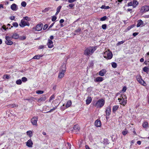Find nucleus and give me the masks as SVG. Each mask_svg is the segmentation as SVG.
<instances>
[{"instance_id": "obj_34", "label": "nucleus", "mask_w": 149, "mask_h": 149, "mask_svg": "<svg viewBox=\"0 0 149 149\" xmlns=\"http://www.w3.org/2000/svg\"><path fill=\"white\" fill-rule=\"evenodd\" d=\"M110 8V7L108 6H106L105 5H102V6L101 7V8L102 9H108Z\"/></svg>"}, {"instance_id": "obj_62", "label": "nucleus", "mask_w": 149, "mask_h": 149, "mask_svg": "<svg viewBox=\"0 0 149 149\" xmlns=\"http://www.w3.org/2000/svg\"><path fill=\"white\" fill-rule=\"evenodd\" d=\"M141 142L140 141H138L137 142V144L139 145H140L141 144Z\"/></svg>"}, {"instance_id": "obj_40", "label": "nucleus", "mask_w": 149, "mask_h": 149, "mask_svg": "<svg viewBox=\"0 0 149 149\" xmlns=\"http://www.w3.org/2000/svg\"><path fill=\"white\" fill-rule=\"evenodd\" d=\"M23 19H25L28 21H29L31 20L30 18L27 16L24 17Z\"/></svg>"}, {"instance_id": "obj_20", "label": "nucleus", "mask_w": 149, "mask_h": 149, "mask_svg": "<svg viewBox=\"0 0 149 149\" xmlns=\"http://www.w3.org/2000/svg\"><path fill=\"white\" fill-rule=\"evenodd\" d=\"M92 101V98L91 97H88L86 100V104H89Z\"/></svg>"}, {"instance_id": "obj_43", "label": "nucleus", "mask_w": 149, "mask_h": 149, "mask_svg": "<svg viewBox=\"0 0 149 149\" xmlns=\"http://www.w3.org/2000/svg\"><path fill=\"white\" fill-rule=\"evenodd\" d=\"M128 133V131L127 130L124 131L122 132V134L125 136Z\"/></svg>"}, {"instance_id": "obj_32", "label": "nucleus", "mask_w": 149, "mask_h": 149, "mask_svg": "<svg viewBox=\"0 0 149 149\" xmlns=\"http://www.w3.org/2000/svg\"><path fill=\"white\" fill-rule=\"evenodd\" d=\"M111 65L113 68H116L117 66V64L115 62H112L111 63Z\"/></svg>"}, {"instance_id": "obj_23", "label": "nucleus", "mask_w": 149, "mask_h": 149, "mask_svg": "<svg viewBox=\"0 0 149 149\" xmlns=\"http://www.w3.org/2000/svg\"><path fill=\"white\" fill-rule=\"evenodd\" d=\"M19 37V35L16 33L13 34L12 36V38L15 39L18 38Z\"/></svg>"}, {"instance_id": "obj_37", "label": "nucleus", "mask_w": 149, "mask_h": 149, "mask_svg": "<svg viewBox=\"0 0 149 149\" xmlns=\"http://www.w3.org/2000/svg\"><path fill=\"white\" fill-rule=\"evenodd\" d=\"M26 3L25 1H22L21 3V6L24 7H25L26 6Z\"/></svg>"}, {"instance_id": "obj_50", "label": "nucleus", "mask_w": 149, "mask_h": 149, "mask_svg": "<svg viewBox=\"0 0 149 149\" xmlns=\"http://www.w3.org/2000/svg\"><path fill=\"white\" fill-rule=\"evenodd\" d=\"M61 8V6H58L57 8L56 11H57L60 12V9Z\"/></svg>"}, {"instance_id": "obj_55", "label": "nucleus", "mask_w": 149, "mask_h": 149, "mask_svg": "<svg viewBox=\"0 0 149 149\" xmlns=\"http://www.w3.org/2000/svg\"><path fill=\"white\" fill-rule=\"evenodd\" d=\"M55 22H53L52 24H51V25L49 26V28L48 29V30H49L50 28L52 27V26L54 25V24Z\"/></svg>"}, {"instance_id": "obj_56", "label": "nucleus", "mask_w": 149, "mask_h": 149, "mask_svg": "<svg viewBox=\"0 0 149 149\" xmlns=\"http://www.w3.org/2000/svg\"><path fill=\"white\" fill-rule=\"evenodd\" d=\"M127 88L125 86L123 88L122 91H123V92H125Z\"/></svg>"}, {"instance_id": "obj_36", "label": "nucleus", "mask_w": 149, "mask_h": 149, "mask_svg": "<svg viewBox=\"0 0 149 149\" xmlns=\"http://www.w3.org/2000/svg\"><path fill=\"white\" fill-rule=\"evenodd\" d=\"M125 42V40H123L120 42H118L116 44V45L117 46H119L121 44H122L123 43H124Z\"/></svg>"}, {"instance_id": "obj_29", "label": "nucleus", "mask_w": 149, "mask_h": 149, "mask_svg": "<svg viewBox=\"0 0 149 149\" xmlns=\"http://www.w3.org/2000/svg\"><path fill=\"white\" fill-rule=\"evenodd\" d=\"M27 134L30 137H31L33 135V133L31 131H29L26 132Z\"/></svg>"}, {"instance_id": "obj_49", "label": "nucleus", "mask_w": 149, "mask_h": 149, "mask_svg": "<svg viewBox=\"0 0 149 149\" xmlns=\"http://www.w3.org/2000/svg\"><path fill=\"white\" fill-rule=\"evenodd\" d=\"M127 6H133V2H130L129 3H128L127 4Z\"/></svg>"}, {"instance_id": "obj_3", "label": "nucleus", "mask_w": 149, "mask_h": 149, "mask_svg": "<svg viewBox=\"0 0 149 149\" xmlns=\"http://www.w3.org/2000/svg\"><path fill=\"white\" fill-rule=\"evenodd\" d=\"M104 100L103 99H99L96 103L95 106L97 107L101 108L104 105Z\"/></svg>"}, {"instance_id": "obj_16", "label": "nucleus", "mask_w": 149, "mask_h": 149, "mask_svg": "<svg viewBox=\"0 0 149 149\" xmlns=\"http://www.w3.org/2000/svg\"><path fill=\"white\" fill-rule=\"evenodd\" d=\"M11 8L12 10L13 11H15L17 9V7L16 4L13 3L11 5Z\"/></svg>"}, {"instance_id": "obj_19", "label": "nucleus", "mask_w": 149, "mask_h": 149, "mask_svg": "<svg viewBox=\"0 0 149 149\" xmlns=\"http://www.w3.org/2000/svg\"><path fill=\"white\" fill-rule=\"evenodd\" d=\"M106 73V70L102 69L100 70L99 72V74L100 76H103Z\"/></svg>"}, {"instance_id": "obj_28", "label": "nucleus", "mask_w": 149, "mask_h": 149, "mask_svg": "<svg viewBox=\"0 0 149 149\" xmlns=\"http://www.w3.org/2000/svg\"><path fill=\"white\" fill-rule=\"evenodd\" d=\"M133 7L135 8L136 6L137 5L138 3V2L136 0H134L133 2Z\"/></svg>"}, {"instance_id": "obj_45", "label": "nucleus", "mask_w": 149, "mask_h": 149, "mask_svg": "<svg viewBox=\"0 0 149 149\" xmlns=\"http://www.w3.org/2000/svg\"><path fill=\"white\" fill-rule=\"evenodd\" d=\"M19 38V39L21 40H24L26 38V37L25 36H20Z\"/></svg>"}, {"instance_id": "obj_63", "label": "nucleus", "mask_w": 149, "mask_h": 149, "mask_svg": "<svg viewBox=\"0 0 149 149\" xmlns=\"http://www.w3.org/2000/svg\"><path fill=\"white\" fill-rule=\"evenodd\" d=\"M144 61V59L143 58H141L140 59V61L141 62H143Z\"/></svg>"}, {"instance_id": "obj_4", "label": "nucleus", "mask_w": 149, "mask_h": 149, "mask_svg": "<svg viewBox=\"0 0 149 149\" xmlns=\"http://www.w3.org/2000/svg\"><path fill=\"white\" fill-rule=\"evenodd\" d=\"M104 57L105 58H107L108 59H111L113 56L111 52H104Z\"/></svg>"}, {"instance_id": "obj_33", "label": "nucleus", "mask_w": 149, "mask_h": 149, "mask_svg": "<svg viewBox=\"0 0 149 149\" xmlns=\"http://www.w3.org/2000/svg\"><path fill=\"white\" fill-rule=\"evenodd\" d=\"M149 70V68L146 67H145L143 69V70L144 72H146L147 73H148V70Z\"/></svg>"}, {"instance_id": "obj_25", "label": "nucleus", "mask_w": 149, "mask_h": 149, "mask_svg": "<svg viewBox=\"0 0 149 149\" xmlns=\"http://www.w3.org/2000/svg\"><path fill=\"white\" fill-rule=\"evenodd\" d=\"M43 56L42 55H38L35 56L33 57V58L37 59H39L40 58Z\"/></svg>"}, {"instance_id": "obj_64", "label": "nucleus", "mask_w": 149, "mask_h": 149, "mask_svg": "<svg viewBox=\"0 0 149 149\" xmlns=\"http://www.w3.org/2000/svg\"><path fill=\"white\" fill-rule=\"evenodd\" d=\"M3 8V5L2 4H0V8Z\"/></svg>"}, {"instance_id": "obj_46", "label": "nucleus", "mask_w": 149, "mask_h": 149, "mask_svg": "<svg viewBox=\"0 0 149 149\" xmlns=\"http://www.w3.org/2000/svg\"><path fill=\"white\" fill-rule=\"evenodd\" d=\"M102 28L103 29H106L107 28V24H104L102 25Z\"/></svg>"}, {"instance_id": "obj_53", "label": "nucleus", "mask_w": 149, "mask_h": 149, "mask_svg": "<svg viewBox=\"0 0 149 149\" xmlns=\"http://www.w3.org/2000/svg\"><path fill=\"white\" fill-rule=\"evenodd\" d=\"M81 30L80 28H79L77 30H75L74 31L75 32L78 33Z\"/></svg>"}, {"instance_id": "obj_5", "label": "nucleus", "mask_w": 149, "mask_h": 149, "mask_svg": "<svg viewBox=\"0 0 149 149\" xmlns=\"http://www.w3.org/2000/svg\"><path fill=\"white\" fill-rule=\"evenodd\" d=\"M19 25L21 27H23L26 26H29V24L28 22L24 21V19H22Z\"/></svg>"}, {"instance_id": "obj_54", "label": "nucleus", "mask_w": 149, "mask_h": 149, "mask_svg": "<svg viewBox=\"0 0 149 149\" xmlns=\"http://www.w3.org/2000/svg\"><path fill=\"white\" fill-rule=\"evenodd\" d=\"M68 6L69 7L72 8L74 6V5L73 3H72V4H69L68 5Z\"/></svg>"}, {"instance_id": "obj_13", "label": "nucleus", "mask_w": 149, "mask_h": 149, "mask_svg": "<svg viewBox=\"0 0 149 149\" xmlns=\"http://www.w3.org/2000/svg\"><path fill=\"white\" fill-rule=\"evenodd\" d=\"M48 47L49 48H51L53 46V43L51 40L49 39L48 40V43L47 44Z\"/></svg>"}, {"instance_id": "obj_8", "label": "nucleus", "mask_w": 149, "mask_h": 149, "mask_svg": "<svg viewBox=\"0 0 149 149\" xmlns=\"http://www.w3.org/2000/svg\"><path fill=\"white\" fill-rule=\"evenodd\" d=\"M136 78L137 81L141 84L143 85V86L145 85L144 84H145V82L141 79V76H137Z\"/></svg>"}, {"instance_id": "obj_18", "label": "nucleus", "mask_w": 149, "mask_h": 149, "mask_svg": "<svg viewBox=\"0 0 149 149\" xmlns=\"http://www.w3.org/2000/svg\"><path fill=\"white\" fill-rule=\"evenodd\" d=\"M111 107L110 106H108L106 111V114L107 115L109 116L111 112Z\"/></svg>"}, {"instance_id": "obj_1", "label": "nucleus", "mask_w": 149, "mask_h": 149, "mask_svg": "<svg viewBox=\"0 0 149 149\" xmlns=\"http://www.w3.org/2000/svg\"><path fill=\"white\" fill-rule=\"evenodd\" d=\"M96 49L95 47H88L84 51V54L86 55L90 56L92 55Z\"/></svg>"}, {"instance_id": "obj_48", "label": "nucleus", "mask_w": 149, "mask_h": 149, "mask_svg": "<svg viewBox=\"0 0 149 149\" xmlns=\"http://www.w3.org/2000/svg\"><path fill=\"white\" fill-rule=\"evenodd\" d=\"M54 95H52L50 97L49 101H50L51 100L54 99Z\"/></svg>"}, {"instance_id": "obj_24", "label": "nucleus", "mask_w": 149, "mask_h": 149, "mask_svg": "<svg viewBox=\"0 0 149 149\" xmlns=\"http://www.w3.org/2000/svg\"><path fill=\"white\" fill-rule=\"evenodd\" d=\"M65 145L66 147V148L67 149H70L71 148V145L68 143H66Z\"/></svg>"}, {"instance_id": "obj_7", "label": "nucleus", "mask_w": 149, "mask_h": 149, "mask_svg": "<svg viewBox=\"0 0 149 149\" xmlns=\"http://www.w3.org/2000/svg\"><path fill=\"white\" fill-rule=\"evenodd\" d=\"M121 97H122V98L120 97V98H118V100H119V101L120 102V104L124 106L126 104L127 100L123 98V97H122V96H121Z\"/></svg>"}, {"instance_id": "obj_41", "label": "nucleus", "mask_w": 149, "mask_h": 149, "mask_svg": "<svg viewBox=\"0 0 149 149\" xmlns=\"http://www.w3.org/2000/svg\"><path fill=\"white\" fill-rule=\"evenodd\" d=\"M107 18L106 16H104L100 18V20L102 21H103L105 20Z\"/></svg>"}, {"instance_id": "obj_61", "label": "nucleus", "mask_w": 149, "mask_h": 149, "mask_svg": "<svg viewBox=\"0 0 149 149\" xmlns=\"http://www.w3.org/2000/svg\"><path fill=\"white\" fill-rule=\"evenodd\" d=\"M2 28L5 30L8 29V27L6 28V26L5 25H3L2 26Z\"/></svg>"}, {"instance_id": "obj_59", "label": "nucleus", "mask_w": 149, "mask_h": 149, "mask_svg": "<svg viewBox=\"0 0 149 149\" xmlns=\"http://www.w3.org/2000/svg\"><path fill=\"white\" fill-rule=\"evenodd\" d=\"M64 21V20L63 19H61L59 21V22L61 24L62 23H63Z\"/></svg>"}, {"instance_id": "obj_2", "label": "nucleus", "mask_w": 149, "mask_h": 149, "mask_svg": "<svg viewBox=\"0 0 149 149\" xmlns=\"http://www.w3.org/2000/svg\"><path fill=\"white\" fill-rule=\"evenodd\" d=\"M66 69L65 65H63L61 66L60 68V71L58 76V77L59 78L61 79L64 77V73L66 71Z\"/></svg>"}, {"instance_id": "obj_30", "label": "nucleus", "mask_w": 149, "mask_h": 149, "mask_svg": "<svg viewBox=\"0 0 149 149\" xmlns=\"http://www.w3.org/2000/svg\"><path fill=\"white\" fill-rule=\"evenodd\" d=\"M148 124L147 122H144L143 124V127L144 128H146L148 127Z\"/></svg>"}, {"instance_id": "obj_38", "label": "nucleus", "mask_w": 149, "mask_h": 149, "mask_svg": "<svg viewBox=\"0 0 149 149\" xmlns=\"http://www.w3.org/2000/svg\"><path fill=\"white\" fill-rule=\"evenodd\" d=\"M36 93L38 94H42L44 93V91L40 90H38L36 91Z\"/></svg>"}, {"instance_id": "obj_58", "label": "nucleus", "mask_w": 149, "mask_h": 149, "mask_svg": "<svg viewBox=\"0 0 149 149\" xmlns=\"http://www.w3.org/2000/svg\"><path fill=\"white\" fill-rule=\"evenodd\" d=\"M4 76L6 77V79H8L10 78V77L9 75H8L7 74L5 75H4Z\"/></svg>"}, {"instance_id": "obj_47", "label": "nucleus", "mask_w": 149, "mask_h": 149, "mask_svg": "<svg viewBox=\"0 0 149 149\" xmlns=\"http://www.w3.org/2000/svg\"><path fill=\"white\" fill-rule=\"evenodd\" d=\"M57 19V17L55 16H53L52 19V21L54 22Z\"/></svg>"}, {"instance_id": "obj_15", "label": "nucleus", "mask_w": 149, "mask_h": 149, "mask_svg": "<svg viewBox=\"0 0 149 149\" xmlns=\"http://www.w3.org/2000/svg\"><path fill=\"white\" fill-rule=\"evenodd\" d=\"M95 125L97 127H100L101 125V121L98 120H95Z\"/></svg>"}, {"instance_id": "obj_52", "label": "nucleus", "mask_w": 149, "mask_h": 149, "mask_svg": "<svg viewBox=\"0 0 149 149\" xmlns=\"http://www.w3.org/2000/svg\"><path fill=\"white\" fill-rule=\"evenodd\" d=\"M77 0H68V1L69 3H72L75 1H76Z\"/></svg>"}, {"instance_id": "obj_6", "label": "nucleus", "mask_w": 149, "mask_h": 149, "mask_svg": "<svg viewBox=\"0 0 149 149\" xmlns=\"http://www.w3.org/2000/svg\"><path fill=\"white\" fill-rule=\"evenodd\" d=\"M6 40L5 41V43L7 45H11L13 44V42L11 41V37L8 36H6Z\"/></svg>"}, {"instance_id": "obj_9", "label": "nucleus", "mask_w": 149, "mask_h": 149, "mask_svg": "<svg viewBox=\"0 0 149 149\" xmlns=\"http://www.w3.org/2000/svg\"><path fill=\"white\" fill-rule=\"evenodd\" d=\"M38 118L36 117H33L31 120V122L33 125H37V121Z\"/></svg>"}, {"instance_id": "obj_51", "label": "nucleus", "mask_w": 149, "mask_h": 149, "mask_svg": "<svg viewBox=\"0 0 149 149\" xmlns=\"http://www.w3.org/2000/svg\"><path fill=\"white\" fill-rule=\"evenodd\" d=\"M48 25L47 24H45L44 25V27L43 28V29L44 30H45L48 27Z\"/></svg>"}, {"instance_id": "obj_14", "label": "nucleus", "mask_w": 149, "mask_h": 149, "mask_svg": "<svg viewBox=\"0 0 149 149\" xmlns=\"http://www.w3.org/2000/svg\"><path fill=\"white\" fill-rule=\"evenodd\" d=\"M80 130L79 127L78 125H76L74 126L73 127V131L74 132H76L77 133V132L79 131Z\"/></svg>"}, {"instance_id": "obj_35", "label": "nucleus", "mask_w": 149, "mask_h": 149, "mask_svg": "<svg viewBox=\"0 0 149 149\" xmlns=\"http://www.w3.org/2000/svg\"><path fill=\"white\" fill-rule=\"evenodd\" d=\"M22 83V81L21 79H18L16 81V83L18 85H20Z\"/></svg>"}, {"instance_id": "obj_21", "label": "nucleus", "mask_w": 149, "mask_h": 149, "mask_svg": "<svg viewBox=\"0 0 149 149\" xmlns=\"http://www.w3.org/2000/svg\"><path fill=\"white\" fill-rule=\"evenodd\" d=\"M143 22L141 20H139L138 21V23L137 25V27H139L141 25H143Z\"/></svg>"}, {"instance_id": "obj_17", "label": "nucleus", "mask_w": 149, "mask_h": 149, "mask_svg": "<svg viewBox=\"0 0 149 149\" xmlns=\"http://www.w3.org/2000/svg\"><path fill=\"white\" fill-rule=\"evenodd\" d=\"M33 142L31 139H29L28 140L27 142H26V146L29 147H31L33 145Z\"/></svg>"}, {"instance_id": "obj_57", "label": "nucleus", "mask_w": 149, "mask_h": 149, "mask_svg": "<svg viewBox=\"0 0 149 149\" xmlns=\"http://www.w3.org/2000/svg\"><path fill=\"white\" fill-rule=\"evenodd\" d=\"M139 34V33H137V32H135V33H133V35L134 36H136V35H137L138 34Z\"/></svg>"}, {"instance_id": "obj_11", "label": "nucleus", "mask_w": 149, "mask_h": 149, "mask_svg": "<svg viewBox=\"0 0 149 149\" xmlns=\"http://www.w3.org/2000/svg\"><path fill=\"white\" fill-rule=\"evenodd\" d=\"M46 97L45 95H42L41 97H40L37 100L39 103H40L42 102L45 101L46 100Z\"/></svg>"}, {"instance_id": "obj_22", "label": "nucleus", "mask_w": 149, "mask_h": 149, "mask_svg": "<svg viewBox=\"0 0 149 149\" xmlns=\"http://www.w3.org/2000/svg\"><path fill=\"white\" fill-rule=\"evenodd\" d=\"M103 79L102 77H97L95 80H94L95 82H101L103 81Z\"/></svg>"}, {"instance_id": "obj_44", "label": "nucleus", "mask_w": 149, "mask_h": 149, "mask_svg": "<svg viewBox=\"0 0 149 149\" xmlns=\"http://www.w3.org/2000/svg\"><path fill=\"white\" fill-rule=\"evenodd\" d=\"M13 26L15 27H17L18 26V24L17 22H14L13 24Z\"/></svg>"}, {"instance_id": "obj_12", "label": "nucleus", "mask_w": 149, "mask_h": 149, "mask_svg": "<svg viewBox=\"0 0 149 149\" xmlns=\"http://www.w3.org/2000/svg\"><path fill=\"white\" fill-rule=\"evenodd\" d=\"M43 26L42 24L37 25L35 28L36 30L38 31H41L42 29Z\"/></svg>"}, {"instance_id": "obj_26", "label": "nucleus", "mask_w": 149, "mask_h": 149, "mask_svg": "<svg viewBox=\"0 0 149 149\" xmlns=\"http://www.w3.org/2000/svg\"><path fill=\"white\" fill-rule=\"evenodd\" d=\"M72 104V102L71 100H69L68 101L67 103L66 107V108H68L70 107Z\"/></svg>"}, {"instance_id": "obj_27", "label": "nucleus", "mask_w": 149, "mask_h": 149, "mask_svg": "<svg viewBox=\"0 0 149 149\" xmlns=\"http://www.w3.org/2000/svg\"><path fill=\"white\" fill-rule=\"evenodd\" d=\"M119 106L118 105H115L113 106V112H115L116 110L118 109V108Z\"/></svg>"}, {"instance_id": "obj_31", "label": "nucleus", "mask_w": 149, "mask_h": 149, "mask_svg": "<svg viewBox=\"0 0 149 149\" xmlns=\"http://www.w3.org/2000/svg\"><path fill=\"white\" fill-rule=\"evenodd\" d=\"M50 9H51V8L50 7L46 8L44 10H42V12H43V13L46 12L48 11Z\"/></svg>"}, {"instance_id": "obj_39", "label": "nucleus", "mask_w": 149, "mask_h": 149, "mask_svg": "<svg viewBox=\"0 0 149 149\" xmlns=\"http://www.w3.org/2000/svg\"><path fill=\"white\" fill-rule=\"evenodd\" d=\"M27 79L26 77H23L22 78V81L23 82H25L27 81Z\"/></svg>"}, {"instance_id": "obj_10", "label": "nucleus", "mask_w": 149, "mask_h": 149, "mask_svg": "<svg viewBox=\"0 0 149 149\" xmlns=\"http://www.w3.org/2000/svg\"><path fill=\"white\" fill-rule=\"evenodd\" d=\"M149 10V6H145L142 7L141 11L142 12H146Z\"/></svg>"}, {"instance_id": "obj_60", "label": "nucleus", "mask_w": 149, "mask_h": 149, "mask_svg": "<svg viewBox=\"0 0 149 149\" xmlns=\"http://www.w3.org/2000/svg\"><path fill=\"white\" fill-rule=\"evenodd\" d=\"M10 18L11 20H14L15 19V17L13 16H11L10 17Z\"/></svg>"}, {"instance_id": "obj_42", "label": "nucleus", "mask_w": 149, "mask_h": 149, "mask_svg": "<svg viewBox=\"0 0 149 149\" xmlns=\"http://www.w3.org/2000/svg\"><path fill=\"white\" fill-rule=\"evenodd\" d=\"M18 106V105L17 104H13L10 105V107L12 108H14L15 107H17Z\"/></svg>"}]
</instances>
